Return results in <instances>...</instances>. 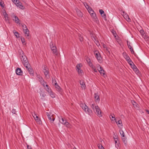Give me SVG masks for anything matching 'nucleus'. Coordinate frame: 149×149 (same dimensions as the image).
Here are the masks:
<instances>
[{"label": "nucleus", "instance_id": "obj_1", "mask_svg": "<svg viewBox=\"0 0 149 149\" xmlns=\"http://www.w3.org/2000/svg\"><path fill=\"white\" fill-rule=\"evenodd\" d=\"M20 58L23 64L25 67H28V66L29 67V65H30V64L26 56L24 55H21L20 56Z\"/></svg>", "mask_w": 149, "mask_h": 149}, {"label": "nucleus", "instance_id": "obj_2", "mask_svg": "<svg viewBox=\"0 0 149 149\" xmlns=\"http://www.w3.org/2000/svg\"><path fill=\"white\" fill-rule=\"evenodd\" d=\"M59 121L62 124L66 126L67 127H69L70 126V124L69 123L67 122L66 119L65 118H63L61 117V118H59Z\"/></svg>", "mask_w": 149, "mask_h": 149}, {"label": "nucleus", "instance_id": "obj_3", "mask_svg": "<svg viewBox=\"0 0 149 149\" xmlns=\"http://www.w3.org/2000/svg\"><path fill=\"white\" fill-rule=\"evenodd\" d=\"M121 14L125 18V19L128 22H131V19L129 18L128 14L126 13L124 11H121Z\"/></svg>", "mask_w": 149, "mask_h": 149}, {"label": "nucleus", "instance_id": "obj_4", "mask_svg": "<svg viewBox=\"0 0 149 149\" xmlns=\"http://www.w3.org/2000/svg\"><path fill=\"white\" fill-rule=\"evenodd\" d=\"M94 54L95 55V57L97 58L98 61L100 62L102 61V58L99 52L97 51L94 52Z\"/></svg>", "mask_w": 149, "mask_h": 149}, {"label": "nucleus", "instance_id": "obj_5", "mask_svg": "<svg viewBox=\"0 0 149 149\" xmlns=\"http://www.w3.org/2000/svg\"><path fill=\"white\" fill-rule=\"evenodd\" d=\"M82 67V64L81 63H79L77 65L76 69L79 74L82 73L83 72V71L81 70Z\"/></svg>", "mask_w": 149, "mask_h": 149}, {"label": "nucleus", "instance_id": "obj_6", "mask_svg": "<svg viewBox=\"0 0 149 149\" xmlns=\"http://www.w3.org/2000/svg\"><path fill=\"white\" fill-rule=\"evenodd\" d=\"M94 112H95V113L97 114V116L99 117L102 116L101 111L99 107H97V108L95 109V111Z\"/></svg>", "mask_w": 149, "mask_h": 149}, {"label": "nucleus", "instance_id": "obj_7", "mask_svg": "<svg viewBox=\"0 0 149 149\" xmlns=\"http://www.w3.org/2000/svg\"><path fill=\"white\" fill-rule=\"evenodd\" d=\"M15 4L17 7L21 9H24V7L22 5V3L19 0H18L16 2H15Z\"/></svg>", "mask_w": 149, "mask_h": 149}, {"label": "nucleus", "instance_id": "obj_8", "mask_svg": "<svg viewBox=\"0 0 149 149\" xmlns=\"http://www.w3.org/2000/svg\"><path fill=\"white\" fill-rule=\"evenodd\" d=\"M90 15L93 19V20L94 21L97 22V21H98V19L95 13L94 12L93 13H92L90 14Z\"/></svg>", "mask_w": 149, "mask_h": 149}, {"label": "nucleus", "instance_id": "obj_9", "mask_svg": "<svg viewBox=\"0 0 149 149\" xmlns=\"http://www.w3.org/2000/svg\"><path fill=\"white\" fill-rule=\"evenodd\" d=\"M84 110L86 113L91 115L92 113V111L87 106Z\"/></svg>", "mask_w": 149, "mask_h": 149}, {"label": "nucleus", "instance_id": "obj_10", "mask_svg": "<svg viewBox=\"0 0 149 149\" xmlns=\"http://www.w3.org/2000/svg\"><path fill=\"white\" fill-rule=\"evenodd\" d=\"M50 47L54 53H56L57 52V49L56 46L54 45L53 44L50 45Z\"/></svg>", "mask_w": 149, "mask_h": 149}, {"label": "nucleus", "instance_id": "obj_11", "mask_svg": "<svg viewBox=\"0 0 149 149\" xmlns=\"http://www.w3.org/2000/svg\"><path fill=\"white\" fill-rule=\"evenodd\" d=\"M55 88L56 89V90L60 94L61 93L63 92V90L57 84L55 86Z\"/></svg>", "mask_w": 149, "mask_h": 149}, {"label": "nucleus", "instance_id": "obj_12", "mask_svg": "<svg viewBox=\"0 0 149 149\" xmlns=\"http://www.w3.org/2000/svg\"><path fill=\"white\" fill-rule=\"evenodd\" d=\"M131 102L132 103L133 107L136 109L139 108V105L138 104L136 103L134 100H131Z\"/></svg>", "mask_w": 149, "mask_h": 149}, {"label": "nucleus", "instance_id": "obj_13", "mask_svg": "<svg viewBox=\"0 0 149 149\" xmlns=\"http://www.w3.org/2000/svg\"><path fill=\"white\" fill-rule=\"evenodd\" d=\"M94 97L95 101L96 102H99L100 101L99 96L98 95V93H95L94 94Z\"/></svg>", "mask_w": 149, "mask_h": 149}, {"label": "nucleus", "instance_id": "obj_14", "mask_svg": "<svg viewBox=\"0 0 149 149\" xmlns=\"http://www.w3.org/2000/svg\"><path fill=\"white\" fill-rule=\"evenodd\" d=\"M31 67L30 65H29V67L28 66V67L26 68L27 69V70L30 74H33V71L32 69L31 68Z\"/></svg>", "mask_w": 149, "mask_h": 149}, {"label": "nucleus", "instance_id": "obj_15", "mask_svg": "<svg viewBox=\"0 0 149 149\" xmlns=\"http://www.w3.org/2000/svg\"><path fill=\"white\" fill-rule=\"evenodd\" d=\"M79 83L81 85V87L82 89H85L86 87V85L85 83L82 80H80Z\"/></svg>", "mask_w": 149, "mask_h": 149}, {"label": "nucleus", "instance_id": "obj_16", "mask_svg": "<svg viewBox=\"0 0 149 149\" xmlns=\"http://www.w3.org/2000/svg\"><path fill=\"white\" fill-rule=\"evenodd\" d=\"M15 72L16 74H21L22 73V71L21 68H17L15 70Z\"/></svg>", "mask_w": 149, "mask_h": 149}, {"label": "nucleus", "instance_id": "obj_17", "mask_svg": "<svg viewBox=\"0 0 149 149\" xmlns=\"http://www.w3.org/2000/svg\"><path fill=\"white\" fill-rule=\"evenodd\" d=\"M40 82L41 84L44 87H45V84H46V83L43 80V78L42 77H39V78Z\"/></svg>", "mask_w": 149, "mask_h": 149}, {"label": "nucleus", "instance_id": "obj_18", "mask_svg": "<svg viewBox=\"0 0 149 149\" xmlns=\"http://www.w3.org/2000/svg\"><path fill=\"white\" fill-rule=\"evenodd\" d=\"M14 17L15 19H13V20L15 21V22L17 24H20L19 23V20L18 18L15 15H14Z\"/></svg>", "mask_w": 149, "mask_h": 149}, {"label": "nucleus", "instance_id": "obj_19", "mask_svg": "<svg viewBox=\"0 0 149 149\" xmlns=\"http://www.w3.org/2000/svg\"><path fill=\"white\" fill-rule=\"evenodd\" d=\"M24 32L26 36H29V30L27 28L26 29H24Z\"/></svg>", "mask_w": 149, "mask_h": 149}, {"label": "nucleus", "instance_id": "obj_20", "mask_svg": "<svg viewBox=\"0 0 149 149\" xmlns=\"http://www.w3.org/2000/svg\"><path fill=\"white\" fill-rule=\"evenodd\" d=\"M98 71L99 72L100 74H104V70L101 67H100L98 69Z\"/></svg>", "mask_w": 149, "mask_h": 149}, {"label": "nucleus", "instance_id": "obj_21", "mask_svg": "<svg viewBox=\"0 0 149 149\" xmlns=\"http://www.w3.org/2000/svg\"><path fill=\"white\" fill-rule=\"evenodd\" d=\"M80 106L84 110V109H86V108L88 106L85 104L83 103H80Z\"/></svg>", "mask_w": 149, "mask_h": 149}, {"label": "nucleus", "instance_id": "obj_22", "mask_svg": "<svg viewBox=\"0 0 149 149\" xmlns=\"http://www.w3.org/2000/svg\"><path fill=\"white\" fill-rule=\"evenodd\" d=\"M133 68H132L134 71L135 72V73L136 74H137L139 72V70L137 69V68H136V66L135 65H133Z\"/></svg>", "mask_w": 149, "mask_h": 149}, {"label": "nucleus", "instance_id": "obj_23", "mask_svg": "<svg viewBox=\"0 0 149 149\" xmlns=\"http://www.w3.org/2000/svg\"><path fill=\"white\" fill-rule=\"evenodd\" d=\"M43 71L44 73V74H48L49 71L48 69L45 67L43 69Z\"/></svg>", "mask_w": 149, "mask_h": 149}, {"label": "nucleus", "instance_id": "obj_24", "mask_svg": "<svg viewBox=\"0 0 149 149\" xmlns=\"http://www.w3.org/2000/svg\"><path fill=\"white\" fill-rule=\"evenodd\" d=\"M46 88V91L49 93L50 92L52 91V90L50 88V87H49V86L47 85L46 84L45 85Z\"/></svg>", "mask_w": 149, "mask_h": 149}, {"label": "nucleus", "instance_id": "obj_25", "mask_svg": "<svg viewBox=\"0 0 149 149\" xmlns=\"http://www.w3.org/2000/svg\"><path fill=\"white\" fill-rule=\"evenodd\" d=\"M122 140L123 142L124 143L125 145V146H127V138L126 137H125L124 136V137H122Z\"/></svg>", "mask_w": 149, "mask_h": 149}, {"label": "nucleus", "instance_id": "obj_26", "mask_svg": "<svg viewBox=\"0 0 149 149\" xmlns=\"http://www.w3.org/2000/svg\"><path fill=\"white\" fill-rule=\"evenodd\" d=\"M49 93L50 96L52 98H54L55 97V94L52 91Z\"/></svg>", "mask_w": 149, "mask_h": 149}, {"label": "nucleus", "instance_id": "obj_27", "mask_svg": "<svg viewBox=\"0 0 149 149\" xmlns=\"http://www.w3.org/2000/svg\"><path fill=\"white\" fill-rule=\"evenodd\" d=\"M77 12L78 15L80 17H81L82 16V13L81 11L78 9L77 10Z\"/></svg>", "mask_w": 149, "mask_h": 149}, {"label": "nucleus", "instance_id": "obj_28", "mask_svg": "<svg viewBox=\"0 0 149 149\" xmlns=\"http://www.w3.org/2000/svg\"><path fill=\"white\" fill-rule=\"evenodd\" d=\"M37 123L39 124H41L42 123V122L41 120L40 119L38 118L35 119Z\"/></svg>", "mask_w": 149, "mask_h": 149}, {"label": "nucleus", "instance_id": "obj_29", "mask_svg": "<svg viewBox=\"0 0 149 149\" xmlns=\"http://www.w3.org/2000/svg\"><path fill=\"white\" fill-rule=\"evenodd\" d=\"M97 107H98V106H96L95 104H92L91 107L93 109V111H95V109L97 108Z\"/></svg>", "mask_w": 149, "mask_h": 149}, {"label": "nucleus", "instance_id": "obj_30", "mask_svg": "<svg viewBox=\"0 0 149 149\" xmlns=\"http://www.w3.org/2000/svg\"><path fill=\"white\" fill-rule=\"evenodd\" d=\"M87 10H88L89 13L90 14H91V13H93V12H94V11H93V10L92 8L90 7L88 8V9Z\"/></svg>", "mask_w": 149, "mask_h": 149}, {"label": "nucleus", "instance_id": "obj_31", "mask_svg": "<svg viewBox=\"0 0 149 149\" xmlns=\"http://www.w3.org/2000/svg\"><path fill=\"white\" fill-rule=\"evenodd\" d=\"M47 115L48 117V118L49 120H50L51 121H52V118L51 117L52 116V115L51 114H49L48 113V112H47Z\"/></svg>", "mask_w": 149, "mask_h": 149}, {"label": "nucleus", "instance_id": "obj_32", "mask_svg": "<svg viewBox=\"0 0 149 149\" xmlns=\"http://www.w3.org/2000/svg\"><path fill=\"white\" fill-rule=\"evenodd\" d=\"M119 132L121 136H122V137H124L125 134L123 131L122 130H120Z\"/></svg>", "mask_w": 149, "mask_h": 149}, {"label": "nucleus", "instance_id": "obj_33", "mask_svg": "<svg viewBox=\"0 0 149 149\" xmlns=\"http://www.w3.org/2000/svg\"><path fill=\"white\" fill-rule=\"evenodd\" d=\"M98 147L99 149H104V148L100 143L98 144Z\"/></svg>", "mask_w": 149, "mask_h": 149}, {"label": "nucleus", "instance_id": "obj_34", "mask_svg": "<svg viewBox=\"0 0 149 149\" xmlns=\"http://www.w3.org/2000/svg\"><path fill=\"white\" fill-rule=\"evenodd\" d=\"M32 115L33 117L35 120L36 119V118H38L37 114L35 113H32Z\"/></svg>", "mask_w": 149, "mask_h": 149}, {"label": "nucleus", "instance_id": "obj_35", "mask_svg": "<svg viewBox=\"0 0 149 149\" xmlns=\"http://www.w3.org/2000/svg\"><path fill=\"white\" fill-rule=\"evenodd\" d=\"M115 136L116 137V138H114V141H115V144H116L117 143H118V142H119L118 139L117 138V136Z\"/></svg>", "mask_w": 149, "mask_h": 149}, {"label": "nucleus", "instance_id": "obj_36", "mask_svg": "<svg viewBox=\"0 0 149 149\" xmlns=\"http://www.w3.org/2000/svg\"><path fill=\"white\" fill-rule=\"evenodd\" d=\"M3 15L5 18H7V20H8V14L6 11L3 13Z\"/></svg>", "mask_w": 149, "mask_h": 149}, {"label": "nucleus", "instance_id": "obj_37", "mask_svg": "<svg viewBox=\"0 0 149 149\" xmlns=\"http://www.w3.org/2000/svg\"><path fill=\"white\" fill-rule=\"evenodd\" d=\"M13 33H14L15 35L17 37V38H18L19 37V33L17 32L16 31H14Z\"/></svg>", "mask_w": 149, "mask_h": 149}, {"label": "nucleus", "instance_id": "obj_38", "mask_svg": "<svg viewBox=\"0 0 149 149\" xmlns=\"http://www.w3.org/2000/svg\"><path fill=\"white\" fill-rule=\"evenodd\" d=\"M40 95L42 97L41 98V99H43L45 97L46 95L45 93H43L42 94H40Z\"/></svg>", "mask_w": 149, "mask_h": 149}, {"label": "nucleus", "instance_id": "obj_39", "mask_svg": "<svg viewBox=\"0 0 149 149\" xmlns=\"http://www.w3.org/2000/svg\"><path fill=\"white\" fill-rule=\"evenodd\" d=\"M140 33H141V35L142 36H143L144 34V32L143 30L142 29H141L140 31Z\"/></svg>", "mask_w": 149, "mask_h": 149}, {"label": "nucleus", "instance_id": "obj_40", "mask_svg": "<svg viewBox=\"0 0 149 149\" xmlns=\"http://www.w3.org/2000/svg\"><path fill=\"white\" fill-rule=\"evenodd\" d=\"M52 84L53 85H54L55 86L57 85V84H58L55 79H52Z\"/></svg>", "mask_w": 149, "mask_h": 149}, {"label": "nucleus", "instance_id": "obj_41", "mask_svg": "<svg viewBox=\"0 0 149 149\" xmlns=\"http://www.w3.org/2000/svg\"><path fill=\"white\" fill-rule=\"evenodd\" d=\"M89 65L92 68H94V66L91 61H89L88 63Z\"/></svg>", "mask_w": 149, "mask_h": 149}, {"label": "nucleus", "instance_id": "obj_42", "mask_svg": "<svg viewBox=\"0 0 149 149\" xmlns=\"http://www.w3.org/2000/svg\"><path fill=\"white\" fill-rule=\"evenodd\" d=\"M110 118H113V119L114 118V120H116V119L115 118V115L114 114H112L110 116Z\"/></svg>", "mask_w": 149, "mask_h": 149}, {"label": "nucleus", "instance_id": "obj_43", "mask_svg": "<svg viewBox=\"0 0 149 149\" xmlns=\"http://www.w3.org/2000/svg\"><path fill=\"white\" fill-rule=\"evenodd\" d=\"M117 125H121L122 124V122L121 120H119L118 122L116 121Z\"/></svg>", "mask_w": 149, "mask_h": 149}, {"label": "nucleus", "instance_id": "obj_44", "mask_svg": "<svg viewBox=\"0 0 149 149\" xmlns=\"http://www.w3.org/2000/svg\"><path fill=\"white\" fill-rule=\"evenodd\" d=\"M99 11L100 14L101 15H102V14H103L104 13V11L102 9H100Z\"/></svg>", "mask_w": 149, "mask_h": 149}, {"label": "nucleus", "instance_id": "obj_45", "mask_svg": "<svg viewBox=\"0 0 149 149\" xmlns=\"http://www.w3.org/2000/svg\"><path fill=\"white\" fill-rule=\"evenodd\" d=\"M84 5L87 9H88V8L90 7V6L86 3H84Z\"/></svg>", "mask_w": 149, "mask_h": 149}, {"label": "nucleus", "instance_id": "obj_46", "mask_svg": "<svg viewBox=\"0 0 149 149\" xmlns=\"http://www.w3.org/2000/svg\"><path fill=\"white\" fill-rule=\"evenodd\" d=\"M127 45L128 46V47L129 48H130V47H132V46L130 45V42H129L128 41H127Z\"/></svg>", "mask_w": 149, "mask_h": 149}, {"label": "nucleus", "instance_id": "obj_47", "mask_svg": "<svg viewBox=\"0 0 149 149\" xmlns=\"http://www.w3.org/2000/svg\"><path fill=\"white\" fill-rule=\"evenodd\" d=\"M120 145V143L119 142H118V143L115 144L116 147L118 148L119 147Z\"/></svg>", "mask_w": 149, "mask_h": 149}, {"label": "nucleus", "instance_id": "obj_48", "mask_svg": "<svg viewBox=\"0 0 149 149\" xmlns=\"http://www.w3.org/2000/svg\"><path fill=\"white\" fill-rule=\"evenodd\" d=\"M79 36V39L80 41H82L83 40V38L82 36L81 35H80Z\"/></svg>", "mask_w": 149, "mask_h": 149}, {"label": "nucleus", "instance_id": "obj_49", "mask_svg": "<svg viewBox=\"0 0 149 149\" xmlns=\"http://www.w3.org/2000/svg\"><path fill=\"white\" fill-rule=\"evenodd\" d=\"M125 58L127 61L128 60H129L130 59L129 57L128 56H127V55L125 57Z\"/></svg>", "mask_w": 149, "mask_h": 149}, {"label": "nucleus", "instance_id": "obj_50", "mask_svg": "<svg viewBox=\"0 0 149 149\" xmlns=\"http://www.w3.org/2000/svg\"><path fill=\"white\" fill-rule=\"evenodd\" d=\"M129 49H130V51L132 53H134V52L133 49L132 47H130V48Z\"/></svg>", "mask_w": 149, "mask_h": 149}, {"label": "nucleus", "instance_id": "obj_51", "mask_svg": "<svg viewBox=\"0 0 149 149\" xmlns=\"http://www.w3.org/2000/svg\"><path fill=\"white\" fill-rule=\"evenodd\" d=\"M12 113L13 114H15L16 113V111L15 109H13L12 110Z\"/></svg>", "mask_w": 149, "mask_h": 149}, {"label": "nucleus", "instance_id": "obj_52", "mask_svg": "<svg viewBox=\"0 0 149 149\" xmlns=\"http://www.w3.org/2000/svg\"><path fill=\"white\" fill-rule=\"evenodd\" d=\"M22 26V27L23 28V30H24V29H26V28H27L25 24L23 25Z\"/></svg>", "mask_w": 149, "mask_h": 149}, {"label": "nucleus", "instance_id": "obj_53", "mask_svg": "<svg viewBox=\"0 0 149 149\" xmlns=\"http://www.w3.org/2000/svg\"><path fill=\"white\" fill-rule=\"evenodd\" d=\"M102 17L104 18H105L106 17V15L105 14H103L101 15Z\"/></svg>", "mask_w": 149, "mask_h": 149}, {"label": "nucleus", "instance_id": "obj_54", "mask_svg": "<svg viewBox=\"0 0 149 149\" xmlns=\"http://www.w3.org/2000/svg\"><path fill=\"white\" fill-rule=\"evenodd\" d=\"M21 41L22 43H24L25 42V40L24 38H21Z\"/></svg>", "mask_w": 149, "mask_h": 149}, {"label": "nucleus", "instance_id": "obj_55", "mask_svg": "<svg viewBox=\"0 0 149 149\" xmlns=\"http://www.w3.org/2000/svg\"><path fill=\"white\" fill-rule=\"evenodd\" d=\"M127 62L129 63V64L130 63H132V61L130 59L129 60H127Z\"/></svg>", "mask_w": 149, "mask_h": 149}, {"label": "nucleus", "instance_id": "obj_56", "mask_svg": "<svg viewBox=\"0 0 149 149\" xmlns=\"http://www.w3.org/2000/svg\"><path fill=\"white\" fill-rule=\"evenodd\" d=\"M129 64L131 65L132 68H133V67H132L133 65H135L133 62L132 63H129Z\"/></svg>", "mask_w": 149, "mask_h": 149}, {"label": "nucleus", "instance_id": "obj_57", "mask_svg": "<svg viewBox=\"0 0 149 149\" xmlns=\"http://www.w3.org/2000/svg\"><path fill=\"white\" fill-rule=\"evenodd\" d=\"M93 72H97V69L95 68L94 67V68H93Z\"/></svg>", "mask_w": 149, "mask_h": 149}, {"label": "nucleus", "instance_id": "obj_58", "mask_svg": "<svg viewBox=\"0 0 149 149\" xmlns=\"http://www.w3.org/2000/svg\"><path fill=\"white\" fill-rule=\"evenodd\" d=\"M27 148L28 149H32V148L31 146H29V145H27Z\"/></svg>", "mask_w": 149, "mask_h": 149}, {"label": "nucleus", "instance_id": "obj_59", "mask_svg": "<svg viewBox=\"0 0 149 149\" xmlns=\"http://www.w3.org/2000/svg\"><path fill=\"white\" fill-rule=\"evenodd\" d=\"M0 5L1 7H4V6L3 5L2 2H0Z\"/></svg>", "mask_w": 149, "mask_h": 149}, {"label": "nucleus", "instance_id": "obj_60", "mask_svg": "<svg viewBox=\"0 0 149 149\" xmlns=\"http://www.w3.org/2000/svg\"><path fill=\"white\" fill-rule=\"evenodd\" d=\"M15 4V2H16L18 0H11Z\"/></svg>", "mask_w": 149, "mask_h": 149}, {"label": "nucleus", "instance_id": "obj_61", "mask_svg": "<svg viewBox=\"0 0 149 149\" xmlns=\"http://www.w3.org/2000/svg\"><path fill=\"white\" fill-rule=\"evenodd\" d=\"M86 61H87V62L88 63H89V61H91L90 60V59H89V58L87 59L86 60Z\"/></svg>", "mask_w": 149, "mask_h": 149}, {"label": "nucleus", "instance_id": "obj_62", "mask_svg": "<svg viewBox=\"0 0 149 149\" xmlns=\"http://www.w3.org/2000/svg\"><path fill=\"white\" fill-rule=\"evenodd\" d=\"M146 111L148 113V114H149V111L148 110H146Z\"/></svg>", "mask_w": 149, "mask_h": 149}, {"label": "nucleus", "instance_id": "obj_63", "mask_svg": "<svg viewBox=\"0 0 149 149\" xmlns=\"http://www.w3.org/2000/svg\"><path fill=\"white\" fill-rule=\"evenodd\" d=\"M54 120H55V118H52V121H54Z\"/></svg>", "mask_w": 149, "mask_h": 149}, {"label": "nucleus", "instance_id": "obj_64", "mask_svg": "<svg viewBox=\"0 0 149 149\" xmlns=\"http://www.w3.org/2000/svg\"><path fill=\"white\" fill-rule=\"evenodd\" d=\"M107 75H103V76L104 77H107Z\"/></svg>", "mask_w": 149, "mask_h": 149}]
</instances>
